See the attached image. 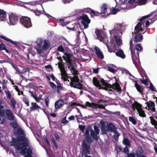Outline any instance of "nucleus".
<instances>
[{
    "mask_svg": "<svg viewBox=\"0 0 157 157\" xmlns=\"http://www.w3.org/2000/svg\"><path fill=\"white\" fill-rule=\"evenodd\" d=\"M134 46L132 43V40L131 39L130 43V49L131 52L132 58L133 63L136 65L137 60H139V52L143 51V48L141 44H138L135 45V48L133 49L132 47Z\"/></svg>",
    "mask_w": 157,
    "mask_h": 157,
    "instance_id": "obj_1",
    "label": "nucleus"
},
{
    "mask_svg": "<svg viewBox=\"0 0 157 157\" xmlns=\"http://www.w3.org/2000/svg\"><path fill=\"white\" fill-rule=\"evenodd\" d=\"M10 145L14 146L16 148L17 153H18L17 151L21 150L20 153L22 155L26 154V150L27 149L26 146H28V144L27 142L23 143L19 142L17 143H15L13 141L10 142Z\"/></svg>",
    "mask_w": 157,
    "mask_h": 157,
    "instance_id": "obj_2",
    "label": "nucleus"
},
{
    "mask_svg": "<svg viewBox=\"0 0 157 157\" xmlns=\"http://www.w3.org/2000/svg\"><path fill=\"white\" fill-rule=\"evenodd\" d=\"M116 82L112 85L106 82L105 81L103 78H101L100 81L102 83V85L105 86V87H104V89H102L108 90V88H112L113 89H116L117 90V91H121V87L119 84L117 82V81L116 79Z\"/></svg>",
    "mask_w": 157,
    "mask_h": 157,
    "instance_id": "obj_3",
    "label": "nucleus"
},
{
    "mask_svg": "<svg viewBox=\"0 0 157 157\" xmlns=\"http://www.w3.org/2000/svg\"><path fill=\"white\" fill-rule=\"evenodd\" d=\"M14 134L17 136V138L19 141L23 142H27V139L25 137L26 134L24 131L20 127H18L17 131H13Z\"/></svg>",
    "mask_w": 157,
    "mask_h": 157,
    "instance_id": "obj_4",
    "label": "nucleus"
},
{
    "mask_svg": "<svg viewBox=\"0 0 157 157\" xmlns=\"http://www.w3.org/2000/svg\"><path fill=\"white\" fill-rule=\"evenodd\" d=\"M80 106L83 109H86L87 107L91 108L93 109H97L98 108L104 109L105 106L99 104L94 102H90L89 101H86L84 105L81 104Z\"/></svg>",
    "mask_w": 157,
    "mask_h": 157,
    "instance_id": "obj_5",
    "label": "nucleus"
},
{
    "mask_svg": "<svg viewBox=\"0 0 157 157\" xmlns=\"http://www.w3.org/2000/svg\"><path fill=\"white\" fill-rule=\"evenodd\" d=\"M154 12H151L149 14L142 17L139 19V21L140 22H138L135 28V30L136 32H135V34H136L137 33L139 32L140 31L143 30L142 27V23L141 21L143 20L151 17L154 14Z\"/></svg>",
    "mask_w": 157,
    "mask_h": 157,
    "instance_id": "obj_6",
    "label": "nucleus"
},
{
    "mask_svg": "<svg viewBox=\"0 0 157 157\" xmlns=\"http://www.w3.org/2000/svg\"><path fill=\"white\" fill-rule=\"evenodd\" d=\"M132 107L133 110L136 109L140 116L142 117H145L146 115L142 108V105L138 102L135 101L132 105Z\"/></svg>",
    "mask_w": 157,
    "mask_h": 157,
    "instance_id": "obj_7",
    "label": "nucleus"
},
{
    "mask_svg": "<svg viewBox=\"0 0 157 157\" xmlns=\"http://www.w3.org/2000/svg\"><path fill=\"white\" fill-rule=\"evenodd\" d=\"M20 22L26 28L31 27L32 25L31 19L27 17L23 16L20 19Z\"/></svg>",
    "mask_w": 157,
    "mask_h": 157,
    "instance_id": "obj_8",
    "label": "nucleus"
},
{
    "mask_svg": "<svg viewBox=\"0 0 157 157\" xmlns=\"http://www.w3.org/2000/svg\"><path fill=\"white\" fill-rule=\"evenodd\" d=\"M82 151L84 154H90V144H87L84 140L82 141Z\"/></svg>",
    "mask_w": 157,
    "mask_h": 157,
    "instance_id": "obj_9",
    "label": "nucleus"
},
{
    "mask_svg": "<svg viewBox=\"0 0 157 157\" xmlns=\"http://www.w3.org/2000/svg\"><path fill=\"white\" fill-rule=\"evenodd\" d=\"M65 55L67 59L68 64L70 65V66L68 67V68L71 71H74L75 68L73 64L74 61L71 59V58L73 56V55L71 54L66 53Z\"/></svg>",
    "mask_w": 157,
    "mask_h": 157,
    "instance_id": "obj_10",
    "label": "nucleus"
},
{
    "mask_svg": "<svg viewBox=\"0 0 157 157\" xmlns=\"http://www.w3.org/2000/svg\"><path fill=\"white\" fill-rule=\"evenodd\" d=\"M121 24H117L115 25L114 29L110 31V33L121 35H122V32L121 30Z\"/></svg>",
    "mask_w": 157,
    "mask_h": 157,
    "instance_id": "obj_11",
    "label": "nucleus"
},
{
    "mask_svg": "<svg viewBox=\"0 0 157 157\" xmlns=\"http://www.w3.org/2000/svg\"><path fill=\"white\" fill-rule=\"evenodd\" d=\"M19 17L14 14L9 15V23L11 25H14L18 22Z\"/></svg>",
    "mask_w": 157,
    "mask_h": 157,
    "instance_id": "obj_12",
    "label": "nucleus"
},
{
    "mask_svg": "<svg viewBox=\"0 0 157 157\" xmlns=\"http://www.w3.org/2000/svg\"><path fill=\"white\" fill-rule=\"evenodd\" d=\"M6 113L7 119L10 121H13L14 119V116L12 111L9 109L6 110Z\"/></svg>",
    "mask_w": 157,
    "mask_h": 157,
    "instance_id": "obj_13",
    "label": "nucleus"
},
{
    "mask_svg": "<svg viewBox=\"0 0 157 157\" xmlns=\"http://www.w3.org/2000/svg\"><path fill=\"white\" fill-rule=\"evenodd\" d=\"M69 83L71 86L75 88H77L79 90H82L83 88V85L80 82H77V83L72 82V80H71Z\"/></svg>",
    "mask_w": 157,
    "mask_h": 157,
    "instance_id": "obj_14",
    "label": "nucleus"
},
{
    "mask_svg": "<svg viewBox=\"0 0 157 157\" xmlns=\"http://www.w3.org/2000/svg\"><path fill=\"white\" fill-rule=\"evenodd\" d=\"M145 104H147L148 110H150L153 112L155 111V105L154 102L150 101L148 102H146Z\"/></svg>",
    "mask_w": 157,
    "mask_h": 157,
    "instance_id": "obj_15",
    "label": "nucleus"
},
{
    "mask_svg": "<svg viewBox=\"0 0 157 157\" xmlns=\"http://www.w3.org/2000/svg\"><path fill=\"white\" fill-rule=\"evenodd\" d=\"M93 83L94 85L97 88H99V89H104V87L101 86L100 83V81L98 80L97 78L95 77H94L93 79Z\"/></svg>",
    "mask_w": 157,
    "mask_h": 157,
    "instance_id": "obj_16",
    "label": "nucleus"
},
{
    "mask_svg": "<svg viewBox=\"0 0 157 157\" xmlns=\"http://www.w3.org/2000/svg\"><path fill=\"white\" fill-rule=\"evenodd\" d=\"M143 39V36L140 33L136 35L135 36L133 40L135 44L141 42Z\"/></svg>",
    "mask_w": 157,
    "mask_h": 157,
    "instance_id": "obj_17",
    "label": "nucleus"
},
{
    "mask_svg": "<svg viewBox=\"0 0 157 157\" xmlns=\"http://www.w3.org/2000/svg\"><path fill=\"white\" fill-rule=\"evenodd\" d=\"M6 12L3 10L0 9V21L6 20Z\"/></svg>",
    "mask_w": 157,
    "mask_h": 157,
    "instance_id": "obj_18",
    "label": "nucleus"
},
{
    "mask_svg": "<svg viewBox=\"0 0 157 157\" xmlns=\"http://www.w3.org/2000/svg\"><path fill=\"white\" fill-rule=\"evenodd\" d=\"M0 37L1 38L4 40L7 41L9 42L11 44L15 45V46H17V42L15 41H14L10 39L7 38L5 36H4L2 35H0Z\"/></svg>",
    "mask_w": 157,
    "mask_h": 157,
    "instance_id": "obj_19",
    "label": "nucleus"
},
{
    "mask_svg": "<svg viewBox=\"0 0 157 157\" xmlns=\"http://www.w3.org/2000/svg\"><path fill=\"white\" fill-rule=\"evenodd\" d=\"M31 104L32 106L30 108V112L34 111L35 110H36L38 109H42L41 107L37 104L36 103L32 102Z\"/></svg>",
    "mask_w": 157,
    "mask_h": 157,
    "instance_id": "obj_20",
    "label": "nucleus"
},
{
    "mask_svg": "<svg viewBox=\"0 0 157 157\" xmlns=\"http://www.w3.org/2000/svg\"><path fill=\"white\" fill-rule=\"evenodd\" d=\"M107 130L110 132H114L115 129H116L115 126L112 123H109L107 125Z\"/></svg>",
    "mask_w": 157,
    "mask_h": 157,
    "instance_id": "obj_21",
    "label": "nucleus"
},
{
    "mask_svg": "<svg viewBox=\"0 0 157 157\" xmlns=\"http://www.w3.org/2000/svg\"><path fill=\"white\" fill-rule=\"evenodd\" d=\"M116 55L123 59H124L125 57V55H124L123 51L121 49L118 50L115 52Z\"/></svg>",
    "mask_w": 157,
    "mask_h": 157,
    "instance_id": "obj_22",
    "label": "nucleus"
},
{
    "mask_svg": "<svg viewBox=\"0 0 157 157\" xmlns=\"http://www.w3.org/2000/svg\"><path fill=\"white\" fill-rule=\"evenodd\" d=\"M108 9L109 10V9L107 8V5L105 4H104L101 8V13L105 15H109L110 13H109L107 12Z\"/></svg>",
    "mask_w": 157,
    "mask_h": 157,
    "instance_id": "obj_23",
    "label": "nucleus"
},
{
    "mask_svg": "<svg viewBox=\"0 0 157 157\" xmlns=\"http://www.w3.org/2000/svg\"><path fill=\"white\" fill-rule=\"evenodd\" d=\"M64 101L63 99L59 100L56 101L55 104L56 108H60L64 104Z\"/></svg>",
    "mask_w": 157,
    "mask_h": 157,
    "instance_id": "obj_24",
    "label": "nucleus"
},
{
    "mask_svg": "<svg viewBox=\"0 0 157 157\" xmlns=\"http://www.w3.org/2000/svg\"><path fill=\"white\" fill-rule=\"evenodd\" d=\"M143 151L142 147H138V149L136 151L137 157H146L145 155H141L143 154Z\"/></svg>",
    "mask_w": 157,
    "mask_h": 157,
    "instance_id": "obj_25",
    "label": "nucleus"
},
{
    "mask_svg": "<svg viewBox=\"0 0 157 157\" xmlns=\"http://www.w3.org/2000/svg\"><path fill=\"white\" fill-rule=\"evenodd\" d=\"M0 50H5L6 53H10V51L6 48L5 44L2 43L1 40H0Z\"/></svg>",
    "mask_w": 157,
    "mask_h": 157,
    "instance_id": "obj_26",
    "label": "nucleus"
},
{
    "mask_svg": "<svg viewBox=\"0 0 157 157\" xmlns=\"http://www.w3.org/2000/svg\"><path fill=\"white\" fill-rule=\"evenodd\" d=\"M135 86L136 87L138 91L142 94L144 90V88H142L140 85L138 84L137 81H135Z\"/></svg>",
    "mask_w": 157,
    "mask_h": 157,
    "instance_id": "obj_27",
    "label": "nucleus"
},
{
    "mask_svg": "<svg viewBox=\"0 0 157 157\" xmlns=\"http://www.w3.org/2000/svg\"><path fill=\"white\" fill-rule=\"evenodd\" d=\"M95 33L97 36V39L99 40L100 41H102L104 39V38L100 35V31L99 29H96Z\"/></svg>",
    "mask_w": 157,
    "mask_h": 157,
    "instance_id": "obj_28",
    "label": "nucleus"
},
{
    "mask_svg": "<svg viewBox=\"0 0 157 157\" xmlns=\"http://www.w3.org/2000/svg\"><path fill=\"white\" fill-rule=\"evenodd\" d=\"M121 36L116 34H114V36L115 38V40L118 45H120L122 41L120 38V36Z\"/></svg>",
    "mask_w": 157,
    "mask_h": 157,
    "instance_id": "obj_29",
    "label": "nucleus"
},
{
    "mask_svg": "<svg viewBox=\"0 0 157 157\" xmlns=\"http://www.w3.org/2000/svg\"><path fill=\"white\" fill-rule=\"evenodd\" d=\"M98 134H97L95 132H94L92 129L90 130L91 136L93 138L95 139L96 141H97L98 140Z\"/></svg>",
    "mask_w": 157,
    "mask_h": 157,
    "instance_id": "obj_30",
    "label": "nucleus"
},
{
    "mask_svg": "<svg viewBox=\"0 0 157 157\" xmlns=\"http://www.w3.org/2000/svg\"><path fill=\"white\" fill-rule=\"evenodd\" d=\"M50 46V43L49 41L45 40L44 41L43 48L44 50H46L49 48Z\"/></svg>",
    "mask_w": 157,
    "mask_h": 157,
    "instance_id": "obj_31",
    "label": "nucleus"
},
{
    "mask_svg": "<svg viewBox=\"0 0 157 157\" xmlns=\"http://www.w3.org/2000/svg\"><path fill=\"white\" fill-rule=\"evenodd\" d=\"M80 18L82 20L81 22L88 21L90 20L88 16L86 14H83L80 17Z\"/></svg>",
    "mask_w": 157,
    "mask_h": 157,
    "instance_id": "obj_32",
    "label": "nucleus"
},
{
    "mask_svg": "<svg viewBox=\"0 0 157 157\" xmlns=\"http://www.w3.org/2000/svg\"><path fill=\"white\" fill-rule=\"evenodd\" d=\"M123 143L126 146L130 147V142L128 138H124L123 141Z\"/></svg>",
    "mask_w": 157,
    "mask_h": 157,
    "instance_id": "obj_33",
    "label": "nucleus"
},
{
    "mask_svg": "<svg viewBox=\"0 0 157 157\" xmlns=\"http://www.w3.org/2000/svg\"><path fill=\"white\" fill-rule=\"evenodd\" d=\"M114 138L115 140L116 141H118L119 139V136L120 135V134L117 131V129H115L114 132Z\"/></svg>",
    "mask_w": 157,
    "mask_h": 157,
    "instance_id": "obj_34",
    "label": "nucleus"
},
{
    "mask_svg": "<svg viewBox=\"0 0 157 157\" xmlns=\"http://www.w3.org/2000/svg\"><path fill=\"white\" fill-rule=\"evenodd\" d=\"M10 124V126L13 128V130H16L17 128H18V125L17 123L15 122H11Z\"/></svg>",
    "mask_w": 157,
    "mask_h": 157,
    "instance_id": "obj_35",
    "label": "nucleus"
},
{
    "mask_svg": "<svg viewBox=\"0 0 157 157\" xmlns=\"http://www.w3.org/2000/svg\"><path fill=\"white\" fill-rule=\"evenodd\" d=\"M57 91L58 94H59L61 90H63L64 87H63L60 83H58V84L56 86Z\"/></svg>",
    "mask_w": 157,
    "mask_h": 157,
    "instance_id": "obj_36",
    "label": "nucleus"
},
{
    "mask_svg": "<svg viewBox=\"0 0 157 157\" xmlns=\"http://www.w3.org/2000/svg\"><path fill=\"white\" fill-rule=\"evenodd\" d=\"M128 120L130 122H131L134 125H136L137 123L136 119L132 117H129Z\"/></svg>",
    "mask_w": 157,
    "mask_h": 157,
    "instance_id": "obj_37",
    "label": "nucleus"
},
{
    "mask_svg": "<svg viewBox=\"0 0 157 157\" xmlns=\"http://www.w3.org/2000/svg\"><path fill=\"white\" fill-rule=\"evenodd\" d=\"M148 0H136V3L139 5H142L146 4Z\"/></svg>",
    "mask_w": 157,
    "mask_h": 157,
    "instance_id": "obj_38",
    "label": "nucleus"
},
{
    "mask_svg": "<svg viewBox=\"0 0 157 157\" xmlns=\"http://www.w3.org/2000/svg\"><path fill=\"white\" fill-rule=\"evenodd\" d=\"M101 130L102 134H106L107 130V127H106L104 124H102L101 125Z\"/></svg>",
    "mask_w": 157,
    "mask_h": 157,
    "instance_id": "obj_39",
    "label": "nucleus"
},
{
    "mask_svg": "<svg viewBox=\"0 0 157 157\" xmlns=\"http://www.w3.org/2000/svg\"><path fill=\"white\" fill-rule=\"evenodd\" d=\"M11 65L13 68L17 72H18L19 69L17 67V65L13 61L10 64Z\"/></svg>",
    "mask_w": 157,
    "mask_h": 157,
    "instance_id": "obj_40",
    "label": "nucleus"
},
{
    "mask_svg": "<svg viewBox=\"0 0 157 157\" xmlns=\"http://www.w3.org/2000/svg\"><path fill=\"white\" fill-rule=\"evenodd\" d=\"M90 20L88 21L81 22V23L84 25L85 29L87 28L88 27V24L90 23Z\"/></svg>",
    "mask_w": 157,
    "mask_h": 157,
    "instance_id": "obj_41",
    "label": "nucleus"
},
{
    "mask_svg": "<svg viewBox=\"0 0 157 157\" xmlns=\"http://www.w3.org/2000/svg\"><path fill=\"white\" fill-rule=\"evenodd\" d=\"M91 13L93 15L92 17H94V16H98L99 13L96 11H95L93 9H91Z\"/></svg>",
    "mask_w": 157,
    "mask_h": 157,
    "instance_id": "obj_42",
    "label": "nucleus"
},
{
    "mask_svg": "<svg viewBox=\"0 0 157 157\" xmlns=\"http://www.w3.org/2000/svg\"><path fill=\"white\" fill-rule=\"evenodd\" d=\"M51 140L52 142L55 147L56 148V149H57L58 148V145L55 141V139L52 136H51Z\"/></svg>",
    "mask_w": 157,
    "mask_h": 157,
    "instance_id": "obj_43",
    "label": "nucleus"
},
{
    "mask_svg": "<svg viewBox=\"0 0 157 157\" xmlns=\"http://www.w3.org/2000/svg\"><path fill=\"white\" fill-rule=\"evenodd\" d=\"M32 96L35 99L36 101L37 102H39L40 100H42V98H40L37 97L32 93L31 94Z\"/></svg>",
    "mask_w": 157,
    "mask_h": 157,
    "instance_id": "obj_44",
    "label": "nucleus"
},
{
    "mask_svg": "<svg viewBox=\"0 0 157 157\" xmlns=\"http://www.w3.org/2000/svg\"><path fill=\"white\" fill-rule=\"evenodd\" d=\"M60 72L61 73V76H68V74L67 73V71L65 70V69H63V70H60Z\"/></svg>",
    "mask_w": 157,
    "mask_h": 157,
    "instance_id": "obj_45",
    "label": "nucleus"
},
{
    "mask_svg": "<svg viewBox=\"0 0 157 157\" xmlns=\"http://www.w3.org/2000/svg\"><path fill=\"white\" fill-rule=\"evenodd\" d=\"M58 66L60 70L65 69V67H64V65L60 62L58 63Z\"/></svg>",
    "mask_w": 157,
    "mask_h": 157,
    "instance_id": "obj_46",
    "label": "nucleus"
},
{
    "mask_svg": "<svg viewBox=\"0 0 157 157\" xmlns=\"http://www.w3.org/2000/svg\"><path fill=\"white\" fill-rule=\"evenodd\" d=\"M22 100L24 102L27 106H29V102L28 98L25 97L23 98Z\"/></svg>",
    "mask_w": 157,
    "mask_h": 157,
    "instance_id": "obj_47",
    "label": "nucleus"
},
{
    "mask_svg": "<svg viewBox=\"0 0 157 157\" xmlns=\"http://www.w3.org/2000/svg\"><path fill=\"white\" fill-rule=\"evenodd\" d=\"M26 153H27V157H31V154L32 153V151L30 149L27 148L26 150Z\"/></svg>",
    "mask_w": 157,
    "mask_h": 157,
    "instance_id": "obj_48",
    "label": "nucleus"
},
{
    "mask_svg": "<svg viewBox=\"0 0 157 157\" xmlns=\"http://www.w3.org/2000/svg\"><path fill=\"white\" fill-rule=\"evenodd\" d=\"M67 116L66 115L64 117L62 118L61 120V123L64 125L67 124L68 123V121L66 120Z\"/></svg>",
    "mask_w": 157,
    "mask_h": 157,
    "instance_id": "obj_49",
    "label": "nucleus"
},
{
    "mask_svg": "<svg viewBox=\"0 0 157 157\" xmlns=\"http://www.w3.org/2000/svg\"><path fill=\"white\" fill-rule=\"evenodd\" d=\"M71 80H72V82H79V79L78 78L77 76H75L74 78H72L71 79Z\"/></svg>",
    "mask_w": 157,
    "mask_h": 157,
    "instance_id": "obj_50",
    "label": "nucleus"
},
{
    "mask_svg": "<svg viewBox=\"0 0 157 157\" xmlns=\"http://www.w3.org/2000/svg\"><path fill=\"white\" fill-rule=\"evenodd\" d=\"M92 128H91L90 126H88L87 128L86 129V131L85 132V136H89V131H90V130Z\"/></svg>",
    "mask_w": 157,
    "mask_h": 157,
    "instance_id": "obj_51",
    "label": "nucleus"
},
{
    "mask_svg": "<svg viewBox=\"0 0 157 157\" xmlns=\"http://www.w3.org/2000/svg\"><path fill=\"white\" fill-rule=\"evenodd\" d=\"M49 97V96H47L45 98L44 100L46 105L48 107L49 106V103L50 100Z\"/></svg>",
    "mask_w": 157,
    "mask_h": 157,
    "instance_id": "obj_52",
    "label": "nucleus"
},
{
    "mask_svg": "<svg viewBox=\"0 0 157 157\" xmlns=\"http://www.w3.org/2000/svg\"><path fill=\"white\" fill-rule=\"evenodd\" d=\"M94 49L95 50V53L96 55H97L101 52L100 49L98 47L96 46H95L94 47Z\"/></svg>",
    "mask_w": 157,
    "mask_h": 157,
    "instance_id": "obj_53",
    "label": "nucleus"
},
{
    "mask_svg": "<svg viewBox=\"0 0 157 157\" xmlns=\"http://www.w3.org/2000/svg\"><path fill=\"white\" fill-rule=\"evenodd\" d=\"M109 10L110 11H111V12L109 13H110V14H115L117 13V10L115 8H113V9H109Z\"/></svg>",
    "mask_w": 157,
    "mask_h": 157,
    "instance_id": "obj_54",
    "label": "nucleus"
},
{
    "mask_svg": "<svg viewBox=\"0 0 157 157\" xmlns=\"http://www.w3.org/2000/svg\"><path fill=\"white\" fill-rule=\"evenodd\" d=\"M151 120V123L152 125H154L155 124L157 123V121H156L152 117H150Z\"/></svg>",
    "mask_w": 157,
    "mask_h": 157,
    "instance_id": "obj_55",
    "label": "nucleus"
},
{
    "mask_svg": "<svg viewBox=\"0 0 157 157\" xmlns=\"http://www.w3.org/2000/svg\"><path fill=\"white\" fill-rule=\"evenodd\" d=\"M86 141L88 144L89 143L90 144V143L93 142V140L91 137L90 136H86Z\"/></svg>",
    "mask_w": 157,
    "mask_h": 157,
    "instance_id": "obj_56",
    "label": "nucleus"
},
{
    "mask_svg": "<svg viewBox=\"0 0 157 157\" xmlns=\"http://www.w3.org/2000/svg\"><path fill=\"white\" fill-rule=\"evenodd\" d=\"M75 117L76 118L77 121L78 122H79L80 121H79V119H81L82 118V115L81 114V113H80L79 115H76L75 116Z\"/></svg>",
    "mask_w": 157,
    "mask_h": 157,
    "instance_id": "obj_57",
    "label": "nucleus"
},
{
    "mask_svg": "<svg viewBox=\"0 0 157 157\" xmlns=\"http://www.w3.org/2000/svg\"><path fill=\"white\" fill-rule=\"evenodd\" d=\"M6 110L5 109L0 110V116L2 117H3L5 115Z\"/></svg>",
    "mask_w": 157,
    "mask_h": 157,
    "instance_id": "obj_58",
    "label": "nucleus"
},
{
    "mask_svg": "<svg viewBox=\"0 0 157 157\" xmlns=\"http://www.w3.org/2000/svg\"><path fill=\"white\" fill-rule=\"evenodd\" d=\"M91 10V9L90 8H85L84 9V11L85 12L88 13H90V14L91 17H92L93 15H92V14H91L90 13Z\"/></svg>",
    "mask_w": 157,
    "mask_h": 157,
    "instance_id": "obj_59",
    "label": "nucleus"
},
{
    "mask_svg": "<svg viewBox=\"0 0 157 157\" xmlns=\"http://www.w3.org/2000/svg\"><path fill=\"white\" fill-rule=\"evenodd\" d=\"M149 88L153 91L157 92V90H156L155 88H154L153 85L151 82L150 84Z\"/></svg>",
    "mask_w": 157,
    "mask_h": 157,
    "instance_id": "obj_60",
    "label": "nucleus"
},
{
    "mask_svg": "<svg viewBox=\"0 0 157 157\" xmlns=\"http://www.w3.org/2000/svg\"><path fill=\"white\" fill-rule=\"evenodd\" d=\"M97 56L98 57V58L102 59L104 58V56L103 55V54L102 52H100L97 55Z\"/></svg>",
    "mask_w": 157,
    "mask_h": 157,
    "instance_id": "obj_61",
    "label": "nucleus"
},
{
    "mask_svg": "<svg viewBox=\"0 0 157 157\" xmlns=\"http://www.w3.org/2000/svg\"><path fill=\"white\" fill-rule=\"evenodd\" d=\"M57 50L59 51H60L62 52H63L64 51V49L63 48L61 45L59 46L58 47Z\"/></svg>",
    "mask_w": 157,
    "mask_h": 157,
    "instance_id": "obj_62",
    "label": "nucleus"
},
{
    "mask_svg": "<svg viewBox=\"0 0 157 157\" xmlns=\"http://www.w3.org/2000/svg\"><path fill=\"white\" fill-rule=\"evenodd\" d=\"M94 132L96 133L97 134H99V130L98 127L96 125L94 126Z\"/></svg>",
    "mask_w": 157,
    "mask_h": 157,
    "instance_id": "obj_63",
    "label": "nucleus"
},
{
    "mask_svg": "<svg viewBox=\"0 0 157 157\" xmlns=\"http://www.w3.org/2000/svg\"><path fill=\"white\" fill-rule=\"evenodd\" d=\"M127 155L128 157H136V154L133 152L129 153Z\"/></svg>",
    "mask_w": 157,
    "mask_h": 157,
    "instance_id": "obj_64",
    "label": "nucleus"
}]
</instances>
